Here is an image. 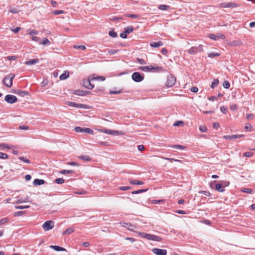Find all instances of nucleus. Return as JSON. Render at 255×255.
Returning <instances> with one entry per match:
<instances>
[{
  "instance_id": "obj_57",
  "label": "nucleus",
  "mask_w": 255,
  "mask_h": 255,
  "mask_svg": "<svg viewBox=\"0 0 255 255\" xmlns=\"http://www.w3.org/2000/svg\"><path fill=\"white\" fill-rule=\"evenodd\" d=\"M105 90L104 88L103 87H99L96 88L94 92L97 93L98 92H103Z\"/></svg>"
},
{
  "instance_id": "obj_20",
  "label": "nucleus",
  "mask_w": 255,
  "mask_h": 255,
  "mask_svg": "<svg viewBox=\"0 0 255 255\" xmlns=\"http://www.w3.org/2000/svg\"><path fill=\"white\" fill-rule=\"evenodd\" d=\"M215 189L216 190L220 192H223L225 191L224 186L221 183H217L215 184Z\"/></svg>"
},
{
  "instance_id": "obj_46",
  "label": "nucleus",
  "mask_w": 255,
  "mask_h": 255,
  "mask_svg": "<svg viewBox=\"0 0 255 255\" xmlns=\"http://www.w3.org/2000/svg\"><path fill=\"white\" fill-rule=\"evenodd\" d=\"M241 191L244 193L251 194L252 192V189L250 188H243V189L241 190Z\"/></svg>"
},
{
  "instance_id": "obj_3",
  "label": "nucleus",
  "mask_w": 255,
  "mask_h": 255,
  "mask_svg": "<svg viewBox=\"0 0 255 255\" xmlns=\"http://www.w3.org/2000/svg\"><path fill=\"white\" fill-rule=\"evenodd\" d=\"M138 69L144 71H149L152 70H155L156 71H163V69L162 67L160 66H153L152 65L149 66H140L138 67Z\"/></svg>"
},
{
  "instance_id": "obj_7",
  "label": "nucleus",
  "mask_w": 255,
  "mask_h": 255,
  "mask_svg": "<svg viewBox=\"0 0 255 255\" xmlns=\"http://www.w3.org/2000/svg\"><path fill=\"white\" fill-rule=\"evenodd\" d=\"M54 227V222L53 221H46L42 225L43 229L45 231H49L53 229Z\"/></svg>"
},
{
  "instance_id": "obj_10",
  "label": "nucleus",
  "mask_w": 255,
  "mask_h": 255,
  "mask_svg": "<svg viewBox=\"0 0 255 255\" xmlns=\"http://www.w3.org/2000/svg\"><path fill=\"white\" fill-rule=\"evenodd\" d=\"M66 104L68 106H71L72 107L80 108V109H87V105L83 104H77V103L72 102H67L66 103Z\"/></svg>"
},
{
  "instance_id": "obj_2",
  "label": "nucleus",
  "mask_w": 255,
  "mask_h": 255,
  "mask_svg": "<svg viewBox=\"0 0 255 255\" xmlns=\"http://www.w3.org/2000/svg\"><path fill=\"white\" fill-rule=\"evenodd\" d=\"M14 77L15 75L12 73L5 76L3 79L4 85L8 88H10L12 85V80Z\"/></svg>"
},
{
  "instance_id": "obj_60",
  "label": "nucleus",
  "mask_w": 255,
  "mask_h": 255,
  "mask_svg": "<svg viewBox=\"0 0 255 255\" xmlns=\"http://www.w3.org/2000/svg\"><path fill=\"white\" fill-rule=\"evenodd\" d=\"M19 129L21 130H27L29 129V127L27 126L20 125L19 126Z\"/></svg>"
},
{
  "instance_id": "obj_5",
  "label": "nucleus",
  "mask_w": 255,
  "mask_h": 255,
  "mask_svg": "<svg viewBox=\"0 0 255 255\" xmlns=\"http://www.w3.org/2000/svg\"><path fill=\"white\" fill-rule=\"evenodd\" d=\"M203 51V46L202 45H199L198 46H193L191 47L188 50V52L190 54H195L197 53L201 52Z\"/></svg>"
},
{
  "instance_id": "obj_6",
  "label": "nucleus",
  "mask_w": 255,
  "mask_h": 255,
  "mask_svg": "<svg viewBox=\"0 0 255 255\" xmlns=\"http://www.w3.org/2000/svg\"><path fill=\"white\" fill-rule=\"evenodd\" d=\"M75 131L77 132H86L91 134H92L94 132V131L92 129L87 128H81L80 127H75Z\"/></svg>"
},
{
  "instance_id": "obj_15",
  "label": "nucleus",
  "mask_w": 255,
  "mask_h": 255,
  "mask_svg": "<svg viewBox=\"0 0 255 255\" xmlns=\"http://www.w3.org/2000/svg\"><path fill=\"white\" fill-rule=\"evenodd\" d=\"M238 6L237 3L233 2H228L222 3L221 4V6L224 8L227 7H236Z\"/></svg>"
},
{
  "instance_id": "obj_56",
  "label": "nucleus",
  "mask_w": 255,
  "mask_h": 255,
  "mask_svg": "<svg viewBox=\"0 0 255 255\" xmlns=\"http://www.w3.org/2000/svg\"><path fill=\"white\" fill-rule=\"evenodd\" d=\"M199 193H202V194H203L207 196H208V197L210 196V195H211L210 193L207 191L202 190V191H199Z\"/></svg>"
},
{
  "instance_id": "obj_4",
  "label": "nucleus",
  "mask_w": 255,
  "mask_h": 255,
  "mask_svg": "<svg viewBox=\"0 0 255 255\" xmlns=\"http://www.w3.org/2000/svg\"><path fill=\"white\" fill-rule=\"evenodd\" d=\"M131 78L135 82H140L144 79V74H141L138 72H135L132 73Z\"/></svg>"
},
{
  "instance_id": "obj_54",
  "label": "nucleus",
  "mask_w": 255,
  "mask_h": 255,
  "mask_svg": "<svg viewBox=\"0 0 255 255\" xmlns=\"http://www.w3.org/2000/svg\"><path fill=\"white\" fill-rule=\"evenodd\" d=\"M199 129L201 132H205L207 130V128L205 126H200L199 127Z\"/></svg>"
},
{
  "instance_id": "obj_50",
  "label": "nucleus",
  "mask_w": 255,
  "mask_h": 255,
  "mask_svg": "<svg viewBox=\"0 0 255 255\" xmlns=\"http://www.w3.org/2000/svg\"><path fill=\"white\" fill-rule=\"evenodd\" d=\"M172 147L173 148H175L181 149V150H183V149H185V147L184 146L179 145V144H176V145H173Z\"/></svg>"
},
{
  "instance_id": "obj_26",
  "label": "nucleus",
  "mask_w": 255,
  "mask_h": 255,
  "mask_svg": "<svg viewBox=\"0 0 255 255\" xmlns=\"http://www.w3.org/2000/svg\"><path fill=\"white\" fill-rule=\"evenodd\" d=\"M79 158L83 160L90 161L92 160V158L87 155H83L79 156Z\"/></svg>"
},
{
  "instance_id": "obj_14",
  "label": "nucleus",
  "mask_w": 255,
  "mask_h": 255,
  "mask_svg": "<svg viewBox=\"0 0 255 255\" xmlns=\"http://www.w3.org/2000/svg\"><path fill=\"white\" fill-rule=\"evenodd\" d=\"M72 93L76 95L84 96H86V95L90 94V92L86 91H83L81 90H75L73 91Z\"/></svg>"
},
{
  "instance_id": "obj_12",
  "label": "nucleus",
  "mask_w": 255,
  "mask_h": 255,
  "mask_svg": "<svg viewBox=\"0 0 255 255\" xmlns=\"http://www.w3.org/2000/svg\"><path fill=\"white\" fill-rule=\"evenodd\" d=\"M100 131L101 132H103L104 133L111 134L113 135H119V134H120L122 133L121 131L114 130L108 129H106V128L100 129Z\"/></svg>"
},
{
  "instance_id": "obj_45",
  "label": "nucleus",
  "mask_w": 255,
  "mask_h": 255,
  "mask_svg": "<svg viewBox=\"0 0 255 255\" xmlns=\"http://www.w3.org/2000/svg\"><path fill=\"white\" fill-rule=\"evenodd\" d=\"M30 207L29 206H22V205H19V206H15V208L17 209H27Z\"/></svg>"
},
{
  "instance_id": "obj_48",
  "label": "nucleus",
  "mask_w": 255,
  "mask_h": 255,
  "mask_svg": "<svg viewBox=\"0 0 255 255\" xmlns=\"http://www.w3.org/2000/svg\"><path fill=\"white\" fill-rule=\"evenodd\" d=\"M9 221L8 218H4L0 220V225H3L5 223H7Z\"/></svg>"
},
{
  "instance_id": "obj_36",
  "label": "nucleus",
  "mask_w": 255,
  "mask_h": 255,
  "mask_svg": "<svg viewBox=\"0 0 255 255\" xmlns=\"http://www.w3.org/2000/svg\"><path fill=\"white\" fill-rule=\"evenodd\" d=\"M125 16L127 17H131L134 19H136L139 17L138 15L134 14H126Z\"/></svg>"
},
{
  "instance_id": "obj_25",
  "label": "nucleus",
  "mask_w": 255,
  "mask_h": 255,
  "mask_svg": "<svg viewBox=\"0 0 255 255\" xmlns=\"http://www.w3.org/2000/svg\"><path fill=\"white\" fill-rule=\"evenodd\" d=\"M50 248L54 249L56 251H65L66 249L64 248L58 246H51Z\"/></svg>"
},
{
  "instance_id": "obj_38",
  "label": "nucleus",
  "mask_w": 255,
  "mask_h": 255,
  "mask_svg": "<svg viewBox=\"0 0 255 255\" xmlns=\"http://www.w3.org/2000/svg\"><path fill=\"white\" fill-rule=\"evenodd\" d=\"M106 79L105 77H104V76H97L96 77H92V80H101V81H105Z\"/></svg>"
},
{
  "instance_id": "obj_16",
  "label": "nucleus",
  "mask_w": 255,
  "mask_h": 255,
  "mask_svg": "<svg viewBox=\"0 0 255 255\" xmlns=\"http://www.w3.org/2000/svg\"><path fill=\"white\" fill-rule=\"evenodd\" d=\"M243 134H239V135H227L224 136V138L226 139H233L238 138H240L241 137L244 136Z\"/></svg>"
},
{
  "instance_id": "obj_1",
  "label": "nucleus",
  "mask_w": 255,
  "mask_h": 255,
  "mask_svg": "<svg viewBox=\"0 0 255 255\" xmlns=\"http://www.w3.org/2000/svg\"><path fill=\"white\" fill-rule=\"evenodd\" d=\"M138 236H139L142 238H144L147 239V240L150 241H155L157 242H160L161 241V238L157 236L151 235L147 233H145L144 232H140L138 233Z\"/></svg>"
},
{
  "instance_id": "obj_35",
  "label": "nucleus",
  "mask_w": 255,
  "mask_h": 255,
  "mask_svg": "<svg viewBox=\"0 0 255 255\" xmlns=\"http://www.w3.org/2000/svg\"><path fill=\"white\" fill-rule=\"evenodd\" d=\"M220 55V54L218 53L212 52V53H209L208 54V57L210 58H214L215 57H217Z\"/></svg>"
},
{
  "instance_id": "obj_23",
  "label": "nucleus",
  "mask_w": 255,
  "mask_h": 255,
  "mask_svg": "<svg viewBox=\"0 0 255 255\" xmlns=\"http://www.w3.org/2000/svg\"><path fill=\"white\" fill-rule=\"evenodd\" d=\"M163 44L162 42H161L160 41H159L157 42H151L150 43V46L152 47H154V48H156V47H158L159 46H162Z\"/></svg>"
},
{
  "instance_id": "obj_34",
  "label": "nucleus",
  "mask_w": 255,
  "mask_h": 255,
  "mask_svg": "<svg viewBox=\"0 0 255 255\" xmlns=\"http://www.w3.org/2000/svg\"><path fill=\"white\" fill-rule=\"evenodd\" d=\"M20 11V10L16 7H12L10 8L9 12L12 13H17Z\"/></svg>"
},
{
  "instance_id": "obj_28",
  "label": "nucleus",
  "mask_w": 255,
  "mask_h": 255,
  "mask_svg": "<svg viewBox=\"0 0 255 255\" xmlns=\"http://www.w3.org/2000/svg\"><path fill=\"white\" fill-rule=\"evenodd\" d=\"M75 231L74 228L73 227H71V228H69L67 229H66L63 233V235H69L72 233H73L74 231Z\"/></svg>"
},
{
  "instance_id": "obj_29",
  "label": "nucleus",
  "mask_w": 255,
  "mask_h": 255,
  "mask_svg": "<svg viewBox=\"0 0 255 255\" xmlns=\"http://www.w3.org/2000/svg\"><path fill=\"white\" fill-rule=\"evenodd\" d=\"M133 30V27L132 26H129L128 27H126L124 28V32L126 33H129L131 32Z\"/></svg>"
},
{
  "instance_id": "obj_24",
  "label": "nucleus",
  "mask_w": 255,
  "mask_h": 255,
  "mask_svg": "<svg viewBox=\"0 0 255 255\" xmlns=\"http://www.w3.org/2000/svg\"><path fill=\"white\" fill-rule=\"evenodd\" d=\"M69 76V72L68 71H66L60 76L59 78L61 80H64L68 78Z\"/></svg>"
},
{
  "instance_id": "obj_21",
  "label": "nucleus",
  "mask_w": 255,
  "mask_h": 255,
  "mask_svg": "<svg viewBox=\"0 0 255 255\" xmlns=\"http://www.w3.org/2000/svg\"><path fill=\"white\" fill-rule=\"evenodd\" d=\"M128 182L131 185H142L144 184L142 181L133 180L131 179H128Z\"/></svg>"
},
{
  "instance_id": "obj_51",
  "label": "nucleus",
  "mask_w": 255,
  "mask_h": 255,
  "mask_svg": "<svg viewBox=\"0 0 255 255\" xmlns=\"http://www.w3.org/2000/svg\"><path fill=\"white\" fill-rule=\"evenodd\" d=\"M39 43L45 45L47 44H50V42L47 38H45L42 41H40Z\"/></svg>"
},
{
  "instance_id": "obj_61",
  "label": "nucleus",
  "mask_w": 255,
  "mask_h": 255,
  "mask_svg": "<svg viewBox=\"0 0 255 255\" xmlns=\"http://www.w3.org/2000/svg\"><path fill=\"white\" fill-rule=\"evenodd\" d=\"M24 213L23 211H18L14 213V216H20Z\"/></svg>"
},
{
  "instance_id": "obj_30",
  "label": "nucleus",
  "mask_w": 255,
  "mask_h": 255,
  "mask_svg": "<svg viewBox=\"0 0 255 255\" xmlns=\"http://www.w3.org/2000/svg\"><path fill=\"white\" fill-rule=\"evenodd\" d=\"M170 6L167 5L161 4L159 5L158 8L162 10H167L169 9Z\"/></svg>"
},
{
  "instance_id": "obj_62",
  "label": "nucleus",
  "mask_w": 255,
  "mask_h": 255,
  "mask_svg": "<svg viewBox=\"0 0 255 255\" xmlns=\"http://www.w3.org/2000/svg\"><path fill=\"white\" fill-rule=\"evenodd\" d=\"M38 34V31L36 30H31L29 32V34L31 35H36Z\"/></svg>"
},
{
  "instance_id": "obj_53",
  "label": "nucleus",
  "mask_w": 255,
  "mask_h": 255,
  "mask_svg": "<svg viewBox=\"0 0 255 255\" xmlns=\"http://www.w3.org/2000/svg\"><path fill=\"white\" fill-rule=\"evenodd\" d=\"M131 188L130 186H121L119 187V189L122 191H126L131 189Z\"/></svg>"
},
{
  "instance_id": "obj_39",
  "label": "nucleus",
  "mask_w": 255,
  "mask_h": 255,
  "mask_svg": "<svg viewBox=\"0 0 255 255\" xmlns=\"http://www.w3.org/2000/svg\"><path fill=\"white\" fill-rule=\"evenodd\" d=\"M245 128L246 130L251 131L252 130V126L250 123L246 124Z\"/></svg>"
},
{
  "instance_id": "obj_19",
  "label": "nucleus",
  "mask_w": 255,
  "mask_h": 255,
  "mask_svg": "<svg viewBox=\"0 0 255 255\" xmlns=\"http://www.w3.org/2000/svg\"><path fill=\"white\" fill-rule=\"evenodd\" d=\"M38 62H39L38 59H37V58L32 59H30L29 60L25 62L24 64L26 65H34Z\"/></svg>"
},
{
  "instance_id": "obj_63",
  "label": "nucleus",
  "mask_w": 255,
  "mask_h": 255,
  "mask_svg": "<svg viewBox=\"0 0 255 255\" xmlns=\"http://www.w3.org/2000/svg\"><path fill=\"white\" fill-rule=\"evenodd\" d=\"M74 48L76 49H81L82 50H85L86 49V47L84 45H75Z\"/></svg>"
},
{
  "instance_id": "obj_58",
  "label": "nucleus",
  "mask_w": 255,
  "mask_h": 255,
  "mask_svg": "<svg viewBox=\"0 0 255 255\" xmlns=\"http://www.w3.org/2000/svg\"><path fill=\"white\" fill-rule=\"evenodd\" d=\"M220 110L222 113L226 114L227 112L228 109L227 107L222 106L220 107Z\"/></svg>"
},
{
  "instance_id": "obj_59",
  "label": "nucleus",
  "mask_w": 255,
  "mask_h": 255,
  "mask_svg": "<svg viewBox=\"0 0 255 255\" xmlns=\"http://www.w3.org/2000/svg\"><path fill=\"white\" fill-rule=\"evenodd\" d=\"M221 184L223 185L224 188H225V187L229 186V185L230 184V182L227 181H221Z\"/></svg>"
},
{
  "instance_id": "obj_17",
  "label": "nucleus",
  "mask_w": 255,
  "mask_h": 255,
  "mask_svg": "<svg viewBox=\"0 0 255 255\" xmlns=\"http://www.w3.org/2000/svg\"><path fill=\"white\" fill-rule=\"evenodd\" d=\"M15 93L22 97L29 95V93L28 92L26 91H21L20 90H17L15 91Z\"/></svg>"
},
{
  "instance_id": "obj_42",
  "label": "nucleus",
  "mask_w": 255,
  "mask_h": 255,
  "mask_svg": "<svg viewBox=\"0 0 255 255\" xmlns=\"http://www.w3.org/2000/svg\"><path fill=\"white\" fill-rule=\"evenodd\" d=\"M67 165H71V166H78L79 165V164L75 161H70L66 163Z\"/></svg>"
},
{
  "instance_id": "obj_27",
  "label": "nucleus",
  "mask_w": 255,
  "mask_h": 255,
  "mask_svg": "<svg viewBox=\"0 0 255 255\" xmlns=\"http://www.w3.org/2000/svg\"><path fill=\"white\" fill-rule=\"evenodd\" d=\"M219 83V80L218 79H214L212 82V84L211 87L212 89H214L215 87H217Z\"/></svg>"
},
{
  "instance_id": "obj_55",
  "label": "nucleus",
  "mask_w": 255,
  "mask_h": 255,
  "mask_svg": "<svg viewBox=\"0 0 255 255\" xmlns=\"http://www.w3.org/2000/svg\"><path fill=\"white\" fill-rule=\"evenodd\" d=\"M119 51V50L111 49L108 50V52L110 55H113L117 53Z\"/></svg>"
},
{
  "instance_id": "obj_41",
  "label": "nucleus",
  "mask_w": 255,
  "mask_h": 255,
  "mask_svg": "<svg viewBox=\"0 0 255 255\" xmlns=\"http://www.w3.org/2000/svg\"><path fill=\"white\" fill-rule=\"evenodd\" d=\"M223 86L225 89H229L230 86V84L228 81H225L223 84Z\"/></svg>"
},
{
  "instance_id": "obj_18",
  "label": "nucleus",
  "mask_w": 255,
  "mask_h": 255,
  "mask_svg": "<svg viewBox=\"0 0 255 255\" xmlns=\"http://www.w3.org/2000/svg\"><path fill=\"white\" fill-rule=\"evenodd\" d=\"M122 226L128 228L130 231H133L134 226L130 223L123 222L121 223Z\"/></svg>"
},
{
  "instance_id": "obj_13",
  "label": "nucleus",
  "mask_w": 255,
  "mask_h": 255,
  "mask_svg": "<svg viewBox=\"0 0 255 255\" xmlns=\"http://www.w3.org/2000/svg\"><path fill=\"white\" fill-rule=\"evenodd\" d=\"M153 254L156 255H166L167 251L164 249H160L158 248H154L152 250Z\"/></svg>"
},
{
  "instance_id": "obj_37",
  "label": "nucleus",
  "mask_w": 255,
  "mask_h": 255,
  "mask_svg": "<svg viewBox=\"0 0 255 255\" xmlns=\"http://www.w3.org/2000/svg\"><path fill=\"white\" fill-rule=\"evenodd\" d=\"M123 93V90L122 89L119 90L118 91H114V90H110L109 93L110 94H119Z\"/></svg>"
},
{
  "instance_id": "obj_11",
  "label": "nucleus",
  "mask_w": 255,
  "mask_h": 255,
  "mask_svg": "<svg viewBox=\"0 0 255 255\" xmlns=\"http://www.w3.org/2000/svg\"><path fill=\"white\" fill-rule=\"evenodd\" d=\"M5 101L9 104H13L17 101L16 96L12 95H7L4 98Z\"/></svg>"
},
{
  "instance_id": "obj_22",
  "label": "nucleus",
  "mask_w": 255,
  "mask_h": 255,
  "mask_svg": "<svg viewBox=\"0 0 255 255\" xmlns=\"http://www.w3.org/2000/svg\"><path fill=\"white\" fill-rule=\"evenodd\" d=\"M45 181L43 179H35L34 180L33 183L34 185H41L44 184Z\"/></svg>"
},
{
  "instance_id": "obj_44",
  "label": "nucleus",
  "mask_w": 255,
  "mask_h": 255,
  "mask_svg": "<svg viewBox=\"0 0 255 255\" xmlns=\"http://www.w3.org/2000/svg\"><path fill=\"white\" fill-rule=\"evenodd\" d=\"M19 159L20 160H21V161H23V162H25V163H30V160H29V159H27V158H25L24 157H23V156H19Z\"/></svg>"
},
{
  "instance_id": "obj_49",
  "label": "nucleus",
  "mask_w": 255,
  "mask_h": 255,
  "mask_svg": "<svg viewBox=\"0 0 255 255\" xmlns=\"http://www.w3.org/2000/svg\"><path fill=\"white\" fill-rule=\"evenodd\" d=\"M208 37L213 40H218L217 35H216L214 34L210 33L208 35Z\"/></svg>"
},
{
  "instance_id": "obj_43",
  "label": "nucleus",
  "mask_w": 255,
  "mask_h": 255,
  "mask_svg": "<svg viewBox=\"0 0 255 255\" xmlns=\"http://www.w3.org/2000/svg\"><path fill=\"white\" fill-rule=\"evenodd\" d=\"M55 182L57 184H61L64 182V179H63V178H57L55 179Z\"/></svg>"
},
{
  "instance_id": "obj_52",
  "label": "nucleus",
  "mask_w": 255,
  "mask_h": 255,
  "mask_svg": "<svg viewBox=\"0 0 255 255\" xmlns=\"http://www.w3.org/2000/svg\"><path fill=\"white\" fill-rule=\"evenodd\" d=\"M7 158L8 156L6 153L0 152V158L4 159Z\"/></svg>"
},
{
  "instance_id": "obj_31",
  "label": "nucleus",
  "mask_w": 255,
  "mask_h": 255,
  "mask_svg": "<svg viewBox=\"0 0 255 255\" xmlns=\"http://www.w3.org/2000/svg\"><path fill=\"white\" fill-rule=\"evenodd\" d=\"M148 190V189H139L138 190L133 191L131 192L132 194H137L141 193H143L144 192H146Z\"/></svg>"
},
{
  "instance_id": "obj_8",
  "label": "nucleus",
  "mask_w": 255,
  "mask_h": 255,
  "mask_svg": "<svg viewBox=\"0 0 255 255\" xmlns=\"http://www.w3.org/2000/svg\"><path fill=\"white\" fill-rule=\"evenodd\" d=\"M93 80H92V77L90 79L89 78L88 79H84L83 80L82 85L87 89H92L94 88V86L91 84V81Z\"/></svg>"
},
{
  "instance_id": "obj_47",
  "label": "nucleus",
  "mask_w": 255,
  "mask_h": 255,
  "mask_svg": "<svg viewBox=\"0 0 255 255\" xmlns=\"http://www.w3.org/2000/svg\"><path fill=\"white\" fill-rule=\"evenodd\" d=\"M184 122L181 121H176L174 124H173V126L174 127H178V126H180V125H184Z\"/></svg>"
},
{
  "instance_id": "obj_33",
  "label": "nucleus",
  "mask_w": 255,
  "mask_h": 255,
  "mask_svg": "<svg viewBox=\"0 0 255 255\" xmlns=\"http://www.w3.org/2000/svg\"><path fill=\"white\" fill-rule=\"evenodd\" d=\"M74 172V171L72 170H62L60 171V173L62 174H69V173H73Z\"/></svg>"
},
{
  "instance_id": "obj_32",
  "label": "nucleus",
  "mask_w": 255,
  "mask_h": 255,
  "mask_svg": "<svg viewBox=\"0 0 255 255\" xmlns=\"http://www.w3.org/2000/svg\"><path fill=\"white\" fill-rule=\"evenodd\" d=\"M109 35L111 37H113V38H116V37H118L117 33L116 32L114 31V29L111 30L109 32Z\"/></svg>"
},
{
  "instance_id": "obj_40",
  "label": "nucleus",
  "mask_w": 255,
  "mask_h": 255,
  "mask_svg": "<svg viewBox=\"0 0 255 255\" xmlns=\"http://www.w3.org/2000/svg\"><path fill=\"white\" fill-rule=\"evenodd\" d=\"M52 13L54 15H58V14L64 13V11L63 10H56L53 11Z\"/></svg>"
},
{
  "instance_id": "obj_64",
  "label": "nucleus",
  "mask_w": 255,
  "mask_h": 255,
  "mask_svg": "<svg viewBox=\"0 0 255 255\" xmlns=\"http://www.w3.org/2000/svg\"><path fill=\"white\" fill-rule=\"evenodd\" d=\"M137 61L140 64H145V62L144 59L137 58Z\"/></svg>"
},
{
  "instance_id": "obj_9",
  "label": "nucleus",
  "mask_w": 255,
  "mask_h": 255,
  "mask_svg": "<svg viewBox=\"0 0 255 255\" xmlns=\"http://www.w3.org/2000/svg\"><path fill=\"white\" fill-rule=\"evenodd\" d=\"M175 77L173 76L172 75H169L167 76L165 85L168 87H171L175 84Z\"/></svg>"
}]
</instances>
